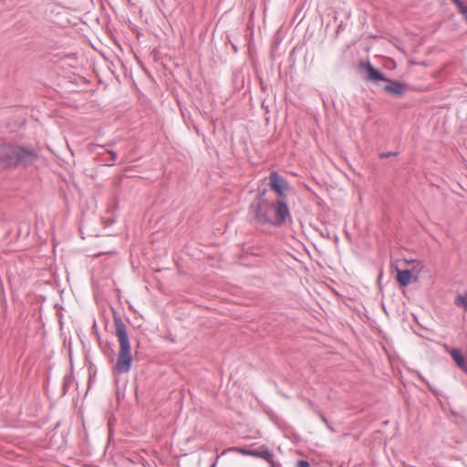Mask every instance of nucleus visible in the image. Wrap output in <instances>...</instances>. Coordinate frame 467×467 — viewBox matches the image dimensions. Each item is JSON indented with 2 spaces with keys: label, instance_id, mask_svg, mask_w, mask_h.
<instances>
[{
  "label": "nucleus",
  "instance_id": "nucleus-1",
  "mask_svg": "<svg viewBox=\"0 0 467 467\" xmlns=\"http://www.w3.org/2000/svg\"><path fill=\"white\" fill-rule=\"evenodd\" d=\"M37 158V153L31 148L19 145H4L0 147V164L6 168L28 166Z\"/></svg>",
  "mask_w": 467,
  "mask_h": 467
},
{
  "label": "nucleus",
  "instance_id": "nucleus-2",
  "mask_svg": "<svg viewBox=\"0 0 467 467\" xmlns=\"http://www.w3.org/2000/svg\"><path fill=\"white\" fill-rule=\"evenodd\" d=\"M116 336L119 342V352L114 370L119 373H127L131 367L130 343L127 327L119 317H114Z\"/></svg>",
  "mask_w": 467,
  "mask_h": 467
},
{
  "label": "nucleus",
  "instance_id": "nucleus-3",
  "mask_svg": "<svg viewBox=\"0 0 467 467\" xmlns=\"http://www.w3.org/2000/svg\"><path fill=\"white\" fill-rule=\"evenodd\" d=\"M269 185L271 190L278 196L274 207L275 215L277 216L280 221H286L290 218V211L286 200L287 196L285 194V191L288 190L289 184L287 181L276 171H273L269 175Z\"/></svg>",
  "mask_w": 467,
  "mask_h": 467
},
{
  "label": "nucleus",
  "instance_id": "nucleus-4",
  "mask_svg": "<svg viewBox=\"0 0 467 467\" xmlns=\"http://www.w3.org/2000/svg\"><path fill=\"white\" fill-rule=\"evenodd\" d=\"M274 207L275 204L270 203L268 201L252 202L248 207L250 222L254 224L259 225H281L285 221H280V219L275 215V218L273 219L270 215V210Z\"/></svg>",
  "mask_w": 467,
  "mask_h": 467
},
{
  "label": "nucleus",
  "instance_id": "nucleus-5",
  "mask_svg": "<svg viewBox=\"0 0 467 467\" xmlns=\"http://www.w3.org/2000/svg\"><path fill=\"white\" fill-rule=\"evenodd\" d=\"M382 81L387 83L381 87L382 90L395 98H402L409 88L408 84L388 78L387 77L386 80Z\"/></svg>",
  "mask_w": 467,
  "mask_h": 467
},
{
  "label": "nucleus",
  "instance_id": "nucleus-6",
  "mask_svg": "<svg viewBox=\"0 0 467 467\" xmlns=\"http://www.w3.org/2000/svg\"><path fill=\"white\" fill-rule=\"evenodd\" d=\"M360 70L364 73V79L369 82L379 83L386 80V76L379 69L375 68L369 61L359 64Z\"/></svg>",
  "mask_w": 467,
  "mask_h": 467
},
{
  "label": "nucleus",
  "instance_id": "nucleus-7",
  "mask_svg": "<svg viewBox=\"0 0 467 467\" xmlns=\"http://www.w3.org/2000/svg\"><path fill=\"white\" fill-rule=\"evenodd\" d=\"M234 450L243 455L262 458L273 463V453L265 445H262L258 450H250L242 447L235 448Z\"/></svg>",
  "mask_w": 467,
  "mask_h": 467
},
{
  "label": "nucleus",
  "instance_id": "nucleus-8",
  "mask_svg": "<svg viewBox=\"0 0 467 467\" xmlns=\"http://www.w3.org/2000/svg\"><path fill=\"white\" fill-rule=\"evenodd\" d=\"M450 354L457 366L462 370L467 371V360L463 357L462 351L458 348H452Z\"/></svg>",
  "mask_w": 467,
  "mask_h": 467
},
{
  "label": "nucleus",
  "instance_id": "nucleus-9",
  "mask_svg": "<svg viewBox=\"0 0 467 467\" xmlns=\"http://www.w3.org/2000/svg\"><path fill=\"white\" fill-rule=\"evenodd\" d=\"M412 278L411 270H398L397 272V281L399 282L400 286L406 287L410 285V280Z\"/></svg>",
  "mask_w": 467,
  "mask_h": 467
},
{
  "label": "nucleus",
  "instance_id": "nucleus-10",
  "mask_svg": "<svg viewBox=\"0 0 467 467\" xmlns=\"http://www.w3.org/2000/svg\"><path fill=\"white\" fill-rule=\"evenodd\" d=\"M267 193L266 187H258L256 190V198L253 202L267 201L265 195Z\"/></svg>",
  "mask_w": 467,
  "mask_h": 467
},
{
  "label": "nucleus",
  "instance_id": "nucleus-11",
  "mask_svg": "<svg viewBox=\"0 0 467 467\" xmlns=\"http://www.w3.org/2000/svg\"><path fill=\"white\" fill-rule=\"evenodd\" d=\"M457 306L463 307L467 310V293L465 295H458L455 299Z\"/></svg>",
  "mask_w": 467,
  "mask_h": 467
},
{
  "label": "nucleus",
  "instance_id": "nucleus-12",
  "mask_svg": "<svg viewBox=\"0 0 467 467\" xmlns=\"http://www.w3.org/2000/svg\"><path fill=\"white\" fill-rule=\"evenodd\" d=\"M318 416L320 417L321 420L326 424V426L331 432L336 431L335 429L329 424L327 419L325 417V415L322 412H318Z\"/></svg>",
  "mask_w": 467,
  "mask_h": 467
},
{
  "label": "nucleus",
  "instance_id": "nucleus-13",
  "mask_svg": "<svg viewBox=\"0 0 467 467\" xmlns=\"http://www.w3.org/2000/svg\"><path fill=\"white\" fill-rule=\"evenodd\" d=\"M396 155H398V152H396V151L382 152V153L379 154V158L380 159H387L389 157L396 156Z\"/></svg>",
  "mask_w": 467,
  "mask_h": 467
},
{
  "label": "nucleus",
  "instance_id": "nucleus-14",
  "mask_svg": "<svg viewBox=\"0 0 467 467\" xmlns=\"http://www.w3.org/2000/svg\"><path fill=\"white\" fill-rule=\"evenodd\" d=\"M296 467H310V464L306 460H300L297 462Z\"/></svg>",
  "mask_w": 467,
  "mask_h": 467
},
{
  "label": "nucleus",
  "instance_id": "nucleus-15",
  "mask_svg": "<svg viewBox=\"0 0 467 467\" xmlns=\"http://www.w3.org/2000/svg\"><path fill=\"white\" fill-rule=\"evenodd\" d=\"M107 152H109L110 154L111 161H115L117 159V153L112 150H107ZM107 165H109V166L113 165V162H109V163H107Z\"/></svg>",
  "mask_w": 467,
  "mask_h": 467
},
{
  "label": "nucleus",
  "instance_id": "nucleus-16",
  "mask_svg": "<svg viewBox=\"0 0 467 467\" xmlns=\"http://www.w3.org/2000/svg\"><path fill=\"white\" fill-rule=\"evenodd\" d=\"M97 149L104 150V148L102 146L89 144L88 151H89V153H91V152L95 151Z\"/></svg>",
  "mask_w": 467,
  "mask_h": 467
},
{
  "label": "nucleus",
  "instance_id": "nucleus-17",
  "mask_svg": "<svg viewBox=\"0 0 467 467\" xmlns=\"http://www.w3.org/2000/svg\"><path fill=\"white\" fill-rule=\"evenodd\" d=\"M412 264H416V266L419 267V272H420L421 269L423 268L422 264L420 262H419V261H417V262L416 261H412Z\"/></svg>",
  "mask_w": 467,
  "mask_h": 467
},
{
  "label": "nucleus",
  "instance_id": "nucleus-18",
  "mask_svg": "<svg viewBox=\"0 0 467 467\" xmlns=\"http://www.w3.org/2000/svg\"><path fill=\"white\" fill-rule=\"evenodd\" d=\"M418 377H419V379H420L421 381L426 382L425 378H424V377H422L420 373H418Z\"/></svg>",
  "mask_w": 467,
  "mask_h": 467
},
{
  "label": "nucleus",
  "instance_id": "nucleus-19",
  "mask_svg": "<svg viewBox=\"0 0 467 467\" xmlns=\"http://www.w3.org/2000/svg\"><path fill=\"white\" fill-rule=\"evenodd\" d=\"M210 467H216V462H214Z\"/></svg>",
  "mask_w": 467,
  "mask_h": 467
},
{
  "label": "nucleus",
  "instance_id": "nucleus-20",
  "mask_svg": "<svg viewBox=\"0 0 467 467\" xmlns=\"http://www.w3.org/2000/svg\"><path fill=\"white\" fill-rule=\"evenodd\" d=\"M339 29H343L342 25H339V26H338L337 31H338Z\"/></svg>",
  "mask_w": 467,
  "mask_h": 467
},
{
  "label": "nucleus",
  "instance_id": "nucleus-21",
  "mask_svg": "<svg viewBox=\"0 0 467 467\" xmlns=\"http://www.w3.org/2000/svg\"><path fill=\"white\" fill-rule=\"evenodd\" d=\"M339 29H343L342 25H339V26H338L337 31H338Z\"/></svg>",
  "mask_w": 467,
  "mask_h": 467
},
{
  "label": "nucleus",
  "instance_id": "nucleus-22",
  "mask_svg": "<svg viewBox=\"0 0 467 467\" xmlns=\"http://www.w3.org/2000/svg\"><path fill=\"white\" fill-rule=\"evenodd\" d=\"M88 374H89V375L91 374V371H90V370L88 371Z\"/></svg>",
  "mask_w": 467,
  "mask_h": 467
}]
</instances>
